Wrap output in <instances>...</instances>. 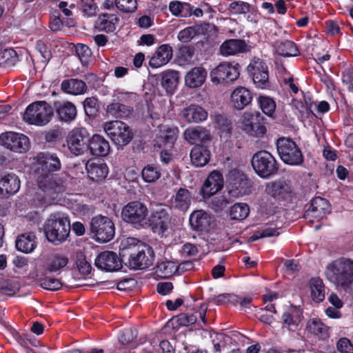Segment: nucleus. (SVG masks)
<instances>
[{
  "instance_id": "3",
  "label": "nucleus",
  "mask_w": 353,
  "mask_h": 353,
  "mask_svg": "<svg viewBox=\"0 0 353 353\" xmlns=\"http://www.w3.org/2000/svg\"><path fill=\"white\" fill-rule=\"evenodd\" d=\"M325 275L338 289L347 291L353 283V260L343 257L330 262Z\"/></svg>"
},
{
  "instance_id": "8",
  "label": "nucleus",
  "mask_w": 353,
  "mask_h": 353,
  "mask_svg": "<svg viewBox=\"0 0 353 353\" xmlns=\"http://www.w3.org/2000/svg\"><path fill=\"white\" fill-rule=\"evenodd\" d=\"M92 238L99 243L111 241L115 234V227L112 220L108 216L98 215L90 221Z\"/></svg>"
},
{
  "instance_id": "36",
  "label": "nucleus",
  "mask_w": 353,
  "mask_h": 353,
  "mask_svg": "<svg viewBox=\"0 0 353 353\" xmlns=\"http://www.w3.org/2000/svg\"><path fill=\"white\" fill-rule=\"evenodd\" d=\"M61 86L64 92L72 95L83 94L87 90L85 82L76 79L64 80L62 81Z\"/></svg>"
},
{
  "instance_id": "1",
  "label": "nucleus",
  "mask_w": 353,
  "mask_h": 353,
  "mask_svg": "<svg viewBox=\"0 0 353 353\" xmlns=\"http://www.w3.org/2000/svg\"><path fill=\"white\" fill-rule=\"evenodd\" d=\"M120 249L129 251L128 265L133 270H143L151 266L154 261V253L151 247L134 238L121 241Z\"/></svg>"
},
{
  "instance_id": "44",
  "label": "nucleus",
  "mask_w": 353,
  "mask_h": 353,
  "mask_svg": "<svg viewBox=\"0 0 353 353\" xmlns=\"http://www.w3.org/2000/svg\"><path fill=\"white\" fill-rule=\"evenodd\" d=\"M207 311V306L205 304H201L198 311L195 312L191 315L181 314L180 320L181 323L185 325L188 324H193L196 323L199 318L204 325L206 324L205 314Z\"/></svg>"
},
{
  "instance_id": "52",
  "label": "nucleus",
  "mask_w": 353,
  "mask_h": 353,
  "mask_svg": "<svg viewBox=\"0 0 353 353\" xmlns=\"http://www.w3.org/2000/svg\"><path fill=\"white\" fill-rule=\"evenodd\" d=\"M280 234L279 228L273 224L265 225L261 230L256 232L251 237L252 241L260 238L277 236Z\"/></svg>"
},
{
  "instance_id": "11",
  "label": "nucleus",
  "mask_w": 353,
  "mask_h": 353,
  "mask_svg": "<svg viewBox=\"0 0 353 353\" xmlns=\"http://www.w3.org/2000/svg\"><path fill=\"white\" fill-rule=\"evenodd\" d=\"M240 75V66L238 63L222 62L211 70L210 78L214 84L232 83Z\"/></svg>"
},
{
  "instance_id": "50",
  "label": "nucleus",
  "mask_w": 353,
  "mask_h": 353,
  "mask_svg": "<svg viewBox=\"0 0 353 353\" xmlns=\"http://www.w3.org/2000/svg\"><path fill=\"white\" fill-rule=\"evenodd\" d=\"M176 270V264L173 261H167L158 264L156 272L161 277L168 278L175 273Z\"/></svg>"
},
{
  "instance_id": "5",
  "label": "nucleus",
  "mask_w": 353,
  "mask_h": 353,
  "mask_svg": "<svg viewBox=\"0 0 353 353\" xmlns=\"http://www.w3.org/2000/svg\"><path fill=\"white\" fill-rule=\"evenodd\" d=\"M179 129L168 125H160L156 135L155 144L159 148H163L160 152L162 163L168 164L173 158L172 148L176 140Z\"/></svg>"
},
{
  "instance_id": "59",
  "label": "nucleus",
  "mask_w": 353,
  "mask_h": 353,
  "mask_svg": "<svg viewBox=\"0 0 353 353\" xmlns=\"http://www.w3.org/2000/svg\"><path fill=\"white\" fill-rule=\"evenodd\" d=\"M85 114L89 117H94L98 112L97 99L94 97L86 98L83 102Z\"/></svg>"
},
{
  "instance_id": "46",
  "label": "nucleus",
  "mask_w": 353,
  "mask_h": 353,
  "mask_svg": "<svg viewBox=\"0 0 353 353\" xmlns=\"http://www.w3.org/2000/svg\"><path fill=\"white\" fill-rule=\"evenodd\" d=\"M107 113L114 118H125L131 113L130 107L120 103H112L107 106Z\"/></svg>"
},
{
  "instance_id": "58",
  "label": "nucleus",
  "mask_w": 353,
  "mask_h": 353,
  "mask_svg": "<svg viewBox=\"0 0 353 353\" xmlns=\"http://www.w3.org/2000/svg\"><path fill=\"white\" fill-rule=\"evenodd\" d=\"M198 30L194 26L187 27L179 32L178 39L183 43L189 42L198 34Z\"/></svg>"
},
{
  "instance_id": "10",
  "label": "nucleus",
  "mask_w": 353,
  "mask_h": 353,
  "mask_svg": "<svg viewBox=\"0 0 353 353\" xmlns=\"http://www.w3.org/2000/svg\"><path fill=\"white\" fill-rule=\"evenodd\" d=\"M108 137L118 145H125L133 137L130 128L121 121L106 122L103 126Z\"/></svg>"
},
{
  "instance_id": "12",
  "label": "nucleus",
  "mask_w": 353,
  "mask_h": 353,
  "mask_svg": "<svg viewBox=\"0 0 353 353\" xmlns=\"http://www.w3.org/2000/svg\"><path fill=\"white\" fill-rule=\"evenodd\" d=\"M39 188L46 194V199L59 200V195L65 192L63 181L57 174L46 173L37 179Z\"/></svg>"
},
{
  "instance_id": "55",
  "label": "nucleus",
  "mask_w": 353,
  "mask_h": 353,
  "mask_svg": "<svg viewBox=\"0 0 353 353\" xmlns=\"http://www.w3.org/2000/svg\"><path fill=\"white\" fill-rule=\"evenodd\" d=\"M75 51L81 63L83 65L88 64L92 55L90 49L85 45L78 43L76 46Z\"/></svg>"
},
{
  "instance_id": "33",
  "label": "nucleus",
  "mask_w": 353,
  "mask_h": 353,
  "mask_svg": "<svg viewBox=\"0 0 353 353\" xmlns=\"http://www.w3.org/2000/svg\"><path fill=\"white\" fill-rule=\"evenodd\" d=\"M330 210V205L327 200L322 197H315L312 201L310 208L307 212V215H310L319 219L325 214H329Z\"/></svg>"
},
{
  "instance_id": "16",
  "label": "nucleus",
  "mask_w": 353,
  "mask_h": 353,
  "mask_svg": "<svg viewBox=\"0 0 353 353\" xmlns=\"http://www.w3.org/2000/svg\"><path fill=\"white\" fill-rule=\"evenodd\" d=\"M247 70L257 88L265 89L270 86L268 68L263 60L254 57Z\"/></svg>"
},
{
  "instance_id": "61",
  "label": "nucleus",
  "mask_w": 353,
  "mask_h": 353,
  "mask_svg": "<svg viewBox=\"0 0 353 353\" xmlns=\"http://www.w3.org/2000/svg\"><path fill=\"white\" fill-rule=\"evenodd\" d=\"M256 119L257 114L244 112L239 121L241 128L246 133V129L250 128L252 125V121Z\"/></svg>"
},
{
  "instance_id": "22",
  "label": "nucleus",
  "mask_w": 353,
  "mask_h": 353,
  "mask_svg": "<svg viewBox=\"0 0 353 353\" xmlns=\"http://www.w3.org/2000/svg\"><path fill=\"white\" fill-rule=\"evenodd\" d=\"M265 192L275 199L285 200L292 194L290 184L285 181H274L268 182L265 188Z\"/></svg>"
},
{
  "instance_id": "41",
  "label": "nucleus",
  "mask_w": 353,
  "mask_h": 353,
  "mask_svg": "<svg viewBox=\"0 0 353 353\" xmlns=\"http://www.w3.org/2000/svg\"><path fill=\"white\" fill-rule=\"evenodd\" d=\"M169 9L171 13L175 16L188 17L192 15V6L185 2L173 1L170 3Z\"/></svg>"
},
{
  "instance_id": "14",
  "label": "nucleus",
  "mask_w": 353,
  "mask_h": 353,
  "mask_svg": "<svg viewBox=\"0 0 353 353\" xmlns=\"http://www.w3.org/2000/svg\"><path fill=\"white\" fill-rule=\"evenodd\" d=\"M66 141L71 153L76 156L81 155L88 149L90 134L85 128H75L68 133Z\"/></svg>"
},
{
  "instance_id": "21",
  "label": "nucleus",
  "mask_w": 353,
  "mask_h": 353,
  "mask_svg": "<svg viewBox=\"0 0 353 353\" xmlns=\"http://www.w3.org/2000/svg\"><path fill=\"white\" fill-rule=\"evenodd\" d=\"M223 177L217 170L212 171L205 180L201 193L203 198H210L220 191L223 187Z\"/></svg>"
},
{
  "instance_id": "30",
  "label": "nucleus",
  "mask_w": 353,
  "mask_h": 353,
  "mask_svg": "<svg viewBox=\"0 0 353 353\" xmlns=\"http://www.w3.org/2000/svg\"><path fill=\"white\" fill-rule=\"evenodd\" d=\"M207 77L206 70L201 66L194 67L185 76V84L190 88L202 86Z\"/></svg>"
},
{
  "instance_id": "49",
  "label": "nucleus",
  "mask_w": 353,
  "mask_h": 353,
  "mask_svg": "<svg viewBox=\"0 0 353 353\" xmlns=\"http://www.w3.org/2000/svg\"><path fill=\"white\" fill-rule=\"evenodd\" d=\"M118 19L114 14H103L99 18V28L105 32H113Z\"/></svg>"
},
{
  "instance_id": "13",
  "label": "nucleus",
  "mask_w": 353,
  "mask_h": 353,
  "mask_svg": "<svg viewBox=\"0 0 353 353\" xmlns=\"http://www.w3.org/2000/svg\"><path fill=\"white\" fill-rule=\"evenodd\" d=\"M276 148L281 160L285 163L296 165L302 163V153L292 140L280 138L277 140Z\"/></svg>"
},
{
  "instance_id": "17",
  "label": "nucleus",
  "mask_w": 353,
  "mask_h": 353,
  "mask_svg": "<svg viewBox=\"0 0 353 353\" xmlns=\"http://www.w3.org/2000/svg\"><path fill=\"white\" fill-rule=\"evenodd\" d=\"M0 144L16 152H26L30 148V141L27 136L13 132L0 134Z\"/></svg>"
},
{
  "instance_id": "62",
  "label": "nucleus",
  "mask_w": 353,
  "mask_h": 353,
  "mask_svg": "<svg viewBox=\"0 0 353 353\" xmlns=\"http://www.w3.org/2000/svg\"><path fill=\"white\" fill-rule=\"evenodd\" d=\"M74 214L78 216H84L90 212V207L83 203L74 200L70 206Z\"/></svg>"
},
{
  "instance_id": "39",
  "label": "nucleus",
  "mask_w": 353,
  "mask_h": 353,
  "mask_svg": "<svg viewBox=\"0 0 353 353\" xmlns=\"http://www.w3.org/2000/svg\"><path fill=\"white\" fill-rule=\"evenodd\" d=\"M192 196L190 192L185 188H180L172 202V205L173 208L184 212L189 208Z\"/></svg>"
},
{
  "instance_id": "53",
  "label": "nucleus",
  "mask_w": 353,
  "mask_h": 353,
  "mask_svg": "<svg viewBox=\"0 0 353 353\" xmlns=\"http://www.w3.org/2000/svg\"><path fill=\"white\" fill-rule=\"evenodd\" d=\"M259 103L264 114L270 117L273 115L276 110V103L272 98L260 96L259 97Z\"/></svg>"
},
{
  "instance_id": "2",
  "label": "nucleus",
  "mask_w": 353,
  "mask_h": 353,
  "mask_svg": "<svg viewBox=\"0 0 353 353\" xmlns=\"http://www.w3.org/2000/svg\"><path fill=\"white\" fill-rule=\"evenodd\" d=\"M68 263L69 259L66 255L59 253L52 254L47 258L43 265V272L41 274L37 272L30 273V277L35 279L43 289L57 290L62 286L61 281L55 278L48 277L47 274H60Z\"/></svg>"
},
{
  "instance_id": "40",
  "label": "nucleus",
  "mask_w": 353,
  "mask_h": 353,
  "mask_svg": "<svg viewBox=\"0 0 353 353\" xmlns=\"http://www.w3.org/2000/svg\"><path fill=\"white\" fill-rule=\"evenodd\" d=\"M301 316L299 310L295 307L290 308L282 315L283 323L289 330L294 331L301 321Z\"/></svg>"
},
{
  "instance_id": "31",
  "label": "nucleus",
  "mask_w": 353,
  "mask_h": 353,
  "mask_svg": "<svg viewBox=\"0 0 353 353\" xmlns=\"http://www.w3.org/2000/svg\"><path fill=\"white\" fill-rule=\"evenodd\" d=\"M211 152L205 145L197 144L194 145L190 152L192 163L196 167H203L210 161Z\"/></svg>"
},
{
  "instance_id": "54",
  "label": "nucleus",
  "mask_w": 353,
  "mask_h": 353,
  "mask_svg": "<svg viewBox=\"0 0 353 353\" xmlns=\"http://www.w3.org/2000/svg\"><path fill=\"white\" fill-rule=\"evenodd\" d=\"M260 117L257 114V119L252 121V125L246 129V133L253 137H261L265 133V127L260 121Z\"/></svg>"
},
{
  "instance_id": "57",
  "label": "nucleus",
  "mask_w": 353,
  "mask_h": 353,
  "mask_svg": "<svg viewBox=\"0 0 353 353\" xmlns=\"http://www.w3.org/2000/svg\"><path fill=\"white\" fill-rule=\"evenodd\" d=\"M114 3L123 12H133L137 8V0H115Z\"/></svg>"
},
{
  "instance_id": "43",
  "label": "nucleus",
  "mask_w": 353,
  "mask_h": 353,
  "mask_svg": "<svg viewBox=\"0 0 353 353\" xmlns=\"http://www.w3.org/2000/svg\"><path fill=\"white\" fill-rule=\"evenodd\" d=\"M179 79V72L167 70L162 73V86L169 92H172L176 86Z\"/></svg>"
},
{
  "instance_id": "20",
  "label": "nucleus",
  "mask_w": 353,
  "mask_h": 353,
  "mask_svg": "<svg viewBox=\"0 0 353 353\" xmlns=\"http://www.w3.org/2000/svg\"><path fill=\"white\" fill-rule=\"evenodd\" d=\"M95 265L106 272L117 271L122 267L119 257L115 252L111 251L100 253L95 259Z\"/></svg>"
},
{
  "instance_id": "38",
  "label": "nucleus",
  "mask_w": 353,
  "mask_h": 353,
  "mask_svg": "<svg viewBox=\"0 0 353 353\" xmlns=\"http://www.w3.org/2000/svg\"><path fill=\"white\" fill-rule=\"evenodd\" d=\"M37 246L36 236L32 232L20 235L16 241L17 248L25 253L32 252Z\"/></svg>"
},
{
  "instance_id": "19",
  "label": "nucleus",
  "mask_w": 353,
  "mask_h": 353,
  "mask_svg": "<svg viewBox=\"0 0 353 353\" xmlns=\"http://www.w3.org/2000/svg\"><path fill=\"white\" fill-rule=\"evenodd\" d=\"M179 116L188 123H201L207 120L208 113L202 106L192 103L183 108Z\"/></svg>"
},
{
  "instance_id": "32",
  "label": "nucleus",
  "mask_w": 353,
  "mask_h": 353,
  "mask_svg": "<svg viewBox=\"0 0 353 353\" xmlns=\"http://www.w3.org/2000/svg\"><path fill=\"white\" fill-rule=\"evenodd\" d=\"M91 153L96 156L105 157L110 150L109 142L101 135L94 134L89 143Z\"/></svg>"
},
{
  "instance_id": "37",
  "label": "nucleus",
  "mask_w": 353,
  "mask_h": 353,
  "mask_svg": "<svg viewBox=\"0 0 353 353\" xmlns=\"http://www.w3.org/2000/svg\"><path fill=\"white\" fill-rule=\"evenodd\" d=\"M37 161L42 169L48 170L49 172L58 170L61 168L59 158L53 154L40 153L37 157Z\"/></svg>"
},
{
  "instance_id": "34",
  "label": "nucleus",
  "mask_w": 353,
  "mask_h": 353,
  "mask_svg": "<svg viewBox=\"0 0 353 353\" xmlns=\"http://www.w3.org/2000/svg\"><path fill=\"white\" fill-rule=\"evenodd\" d=\"M246 44L241 39H230L223 42L220 47V52L227 57L245 51Z\"/></svg>"
},
{
  "instance_id": "15",
  "label": "nucleus",
  "mask_w": 353,
  "mask_h": 353,
  "mask_svg": "<svg viewBox=\"0 0 353 353\" xmlns=\"http://www.w3.org/2000/svg\"><path fill=\"white\" fill-rule=\"evenodd\" d=\"M229 192L234 196H240L251 192V183L246 175L237 169L231 170L227 176Z\"/></svg>"
},
{
  "instance_id": "7",
  "label": "nucleus",
  "mask_w": 353,
  "mask_h": 353,
  "mask_svg": "<svg viewBox=\"0 0 353 353\" xmlns=\"http://www.w3.org/2000/svg\"><path fill=\"white\" fill-rule=\"evenodd\" d=\"M53 116V110L46 101H36L30 104L23 114V120L30 124L38 126L45 125L50 122Z\"/></svg>"
},
{
  "instance_id": "28",
  "label": "nucleus",
  "mask_w": 353,
  "mask_h": 353,
  "mask_svg": "<svg viewBox=\"0 0 353 353\" xmlns=\"http://www.w3.org/2000/svg\"><path fill=\"white\" fill-rule=\"evenodd\" d=\"M172 57V48L168 44L160 46L151 57L149 64L152 68H158L166 65Z\"/></svg>"
},
{
  "instance_id": "56",
  "label": "nucleus",
  "mask_w": 353,
  "mask_h": 353,
  "mask_svg": "<svg viewBox=\"0 0 353 353\" xmlns=\"http://www.w3.org/2000/svg\"><path fill=\"white\" fill-rule=\"evenodd\" d=\"M77 5L88 17H92L96 13L97 6L94 0H78Z\"/></svg>"
},
{
  "instance_id": "18",
  "label": "nucleus",
  "mask_w": 353,
  "mask_h": 353,
  "mask_svg": "<svg viewBox=\"0 0 353 353\" xmlns=\"http://www.w3.org/2000/svg\"><path fill=\"white\" fill-rule=\"evenodd\" d=\"M191 228L200 234L208 233L213 228L214 218L203 210H194L189 218Z\"/></svg>"
},
{
  "instance_id": "51",
  "label": "nucleus",
  "mask_w": 353,
  "mask_h": 353,
  "mask_svg": "<svg viewBox=\"0 0 353 353\" xmlns=\"http://www.w3.org/2000/svg\"><path fill=\"white\" fill-rule=\"evenodd\" d=\"M18 61L17 52L11 48L0 52V66H12Z\"/></svg>"
},
{
  "instance_id": "48",
  "label": "nucleus",
  "mask_w": 353,
  "mask_h": 353,
  "mask_svg": "<svg viewBox=\"0 0 353 353\" xmlns=\"http://www.w3.org/2000/svg\"><path fill=\"white\" fill-rule=\"evenodd\" d=\"M141 176L145 182L153 183L160 178V169L153 164L147 165L142 169Z\"/></svg>"
},
{
  "instance_id": "6",
  "label": "nucleus",
  "mask_w": 353,
  "mask_h": 353,
  "mask_svg": "<svg viewBox=\"0 0 353 353\" xmlns=\"http://www.w3.org/2000/svg\"><path fill=\"white\" fill-rule=\"evenodd\" d=\"M148 207L142 202L135 201L127 203L121 210L123 220L134 228H147Z\"/></svg>"
},
{
  "instance_id": "64",
  "label": "nucleus",
  "mask_w": 353,
  "mask_h": 353,
  "mask_svg": "<svg viewBox=\"0 0 353 353\" xmlns=\"http://www.w3.org/2000/svg\"><path fill=\"white\" fill-rule=\"evenodd\" d=\"M337 349L341 353H353V345L347 338L339 339L337 343Z\"/></svg>"
},
{
  "instance_id": "24",
  "label": "nucleus",
  "mask_w": 353,
  "mask_h": 353,
  "mask_svg": "<svg viewBox=\"0 0 353 353\" xmlns=\"http://www.w3.org/2000/svg\"><path fill=\"white\" fill-rule=\"evenodd\" d=\"M170 223V217L165 210H160L147 216V228H150L154 232L163 233Z\"/></svg>"
},
{
  "instance_id": "23",
  "label": "nucleus",
  "mask_w": 353,
  "mask_h": 353,
  "mask_svg": "<svg viewBox=\"0 0 353 353\" xmlns=\"http://www.w3.org/2000/svg\"><path fill=\"white\" fill-rule=\"evenodd\" d=\"M183 136L190 145L196 144L198 142L206 143L212 140L210 130L200 125L188 127L184 130Z\"/></svg>"
},
{
  "instance_id": "27",
  "label": "nucleus",
  "mask_w": 353,
  "mask_h": 353,
  "mask_svg": "<svg viewBox=\"0 0 353 353\" xmlns=\"http://www.w3.org/2000/svg\"><path fill=\"white\" fill-rule=\"evenodd\" d=\"M252 94L250 91L243 86L236 88L230 94V102L232 105L237 110H243L252 101Z\"/></svg>"
},
{
  "instance_id": "4",
  "label": "nucleus",
  "mask_w": 353,
  "mask_h": 353,
  "mask_svg": "<svg viewBox=\"0 0 353 353\" xmlns=\"http://www.w3.org/2000/svg\"><path fill=\"white\" fill-rule=\"evenodd\" d=\"M68 218L63 214H52L46 221L44 231L49 241L59 244L68 237L70 231Z\"/></svg>"
},
{
  "instance_id": "42",
  "label": "nucleus",
  "mask_w": 353,
  "mask_h": 353,
  "mask_svg": "<svg viewBox=\"0 0 353 353\" xmlns=\"http://www.w3.org/2000/svg\"><path fill=\"white\" fill-rule=\"evenodd\" d=\"M311 296L313 301L321 302L325 299V287L322 279L312 278L310 281Z\"/></svg>"
},
{
  "instance_id": "63",
  "label": "nucleus",
  "mask_w": 353,
  "mask_h": 353,
  "mask_svg": "<svg viewBox=\"0 0 353 353\" xmlns=\"http://www.w3.org/2000/svg\"><path fill=\"white\" fill-rule=\"evenodd\" d=\"M181 256L183 257H195L199 253L198 248L192 243H187L184 244L180 250Z\"/></svg>"
},
{
  "instance_id": "60",
  "label": "nucleus",
  "mask_w": 353,
  "mask_h": 353,
  "mask_svg": "<svg viewBox=\"0 0 353 353\" xmlns=\"http://www.w3.org/2000/svg\"><path fill=\"white\" fill-rule=\"evenodd\" d=\"M77 267L79 271L83 274H88L92 270L90 263L86 261L84 255L81 253L77 254Z\"/></svg>"
},
{
  "instance_id": "25",
  "label": "nucleus",
  "mask_w": 353,
  "mask_h": 353,
  "mask_svg": "<svg viewBox=\"0 0 353 353\" xmlns=\"http://www.w3.org/2000/svg\"><path fill=\"white\" fill-rule=\"evenodd\" d=\"M85 168L88 176L93 181L104 179L108 174L107 164L101 159H90L87 161Z\"/></svg>"
},
{
  "instance_id": "29",
  "label": "nucleus",
  "mask_w": 353,
  "mask_h": 353,
  "mask_svg": "<svg viewBox=\"0 0 353 353\" xmlns=\"http://www.w3.org/2000/svg\"><path fill=\"white\" fill-rule=\"evenodd\" d=\"M56 112L61 121L71 122L77 117V108L70 101H56L54 104Z\"/></svg>"
},
{
  "instance_id": "26",
  "label": "nucleus",
  "mask_w": 353,
  "mask_h": 353,
  "mask_svg": "<svg viewBox=\"0 0 353 353\" xmlns=\"http://www.w3.org/2000/svg\"><path fill=\"white\" fill-rule=\"evenodd\" d=\"M21 181L14 173L5 174L0 178V196H7L17 193L20 188Z\"/></svg>"
},
{
  "instance_id": "35",
  "label": "nucleus",
  "mask_w": 353,
  "mask_h": 353,
  "mask_svg": "<svg viewBox=\"0 0 353 353\" xmlns=\"http://www.w3.org/2000/svg\"><path fill=\"white\" fill-rule=\"evenodd\" d=\"M306 330L319 339H326L329 336V327L319 319H310L307 323Z\"/></svg>"
},
{
  "instance_id": "45",
  "label": "nucleus",
  "mask_w": 353,
  "mask_h": 353,
  "mask_svg": "<svg viewBox=\"0 0 353 353\" xmlns=\"http://www.w3.org/2000/svg\"><path fill=\"white\" fill-rule=\"evenodd\" d=\"M276 50L279 54L283 57H296L299 54V49L295 43L291 41L277 43Z\"/></svg>"
},
{
  "instance_id": "9",
  "label": "nucleus",
  "mask_w": 353,
  "mask_h": 353,
  "mask_svg": "<svg viewBox=\"0 0 353 353\" xmlns=\"http://www.w3.org/2000/svg\"><path fill=\"white\" fill-rule=\"evenodd\" d=\"M252 165L255 172L264 179L275 174L279 168L274 157L265 150L259 151L253 155Z\"/></svg>"
},
{
  "instance_id": "47",
  "label": "nucleus",
  "mask_w": 353,
  "mask_h": 353,
  "mask_svg": "<svg viewBox=\"0 0 353 353\" xmlns=\"http://www.w3.org/2000/svg\"><path fill=\"white\" fill-rule=\"evenodd\" d=\"M249 213L250 208L244 203H236L230 210V216L234 220L242 221L248 216Z\"/></svg>"
}]
</instances>
